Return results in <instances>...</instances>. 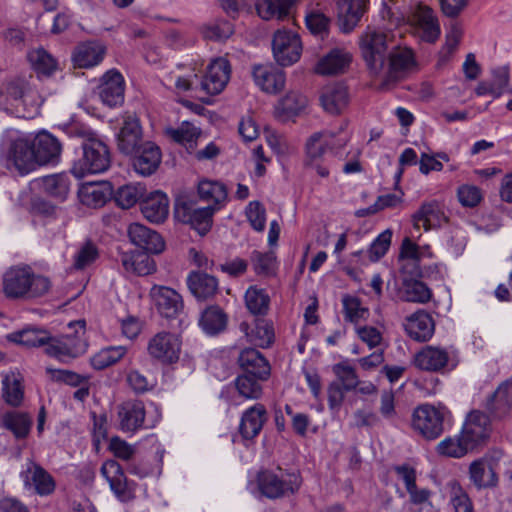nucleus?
I'll return each instance as SVG.
<instances>
[{"mask_svg":"<svg viewBox=\"0 0 512 512\" xmlns=\"http://www.w3.org/2000/svg\"><path fill=\"white\" fill-rule=\"evenodd\" d=\"M42 103L37 89L25 78L14 77L0 85V109L7 114L31 118L38 113Z\"/></svg>","mask_w":512,"mask_h":512,"instance_id":"obj_1","label":"nucleus"},{"mask_svg":"<svg viewBox=\"0 0 512 512\" xmlns=\"http://www.w3.org/2000/svg\"><path fill=\"white\" fill-rule=\"evenodd\" d=\"M50 288V280L28 265L10 267L3 275V292L9 299H36L47 294Z\"/></svg>","mask_w":512,"mask_h":512,"instance_id":"obj_2","label":"nucleus"},{"mask_svg":"<svg viewBox=\"0 0 512 512\" xmlns=\"http://www.w3.org/2000/svg\"><path fill=\"white\" fill-rule=\"evenodd\" d=\"M453 425L451 411L442 403L417 406L411 418L412 429L426 440L439 438Z\"/></svg>","mask_w":512,"mask_h":512,"instance_id":"obj_3","label":"nucleus"},{"mask_svg":"<svg viewBox=\"0 0 512 512\" xmlns=\"http://www.w3.org/2000/svg\"><path fill=\"white\" fill-rule=\"evenodd\" d=\"M79 136L83 138L82 157L74 163L71 173L81 179L87 174L105 172L111 163L107 145L93 134L85 131L79 132Z\"/></svg>","mask_w":512,"mask_h":512,"instance_id":"obj_4","label":"nucleus"},{"mask_svg":"<svg viewBox=\"0 0 512 512\" xmlns=\"http://www.w3.org/2000/svg\"><path fill=\"white\" fill-rule=\"evenodd\" d=\"M68 329L70 332L58 337L50 336V341L45 349L46 355L61 362H68L87 352L86 322L84 320L70 322Z\"/></svg>","mask_w":512,"mask_h":512,"instance_id":"obj_5","label":"nucleus"},{"mask_svg":"<svg viewBox=\"0 0 512 512\" xmlns=\"http://www.w3.org/2000/svg\"><path fill=\"white\" fill-rule=\"evenodd\" d=\"M473 402L491 421L512 416V386H481Z\"/></svg>","mask_w":512,"mask_h":512,"instance_id":"obj_6","label":"nucleus"},{"mask_svg":"<svg viewBox=\"0 0 512 512\" xmlns=\"http://www.w3.org/2000/svg\"><path fill=\"white\" fill-rule=\"evenodd\" d=\"M257 484L263 496L279 499L294 494L301 485L299 474L280 467L258 473Z\"/></svg>","mask_w":512,"mask_h":512,"instance_id":"obj_7","label":"nucleus"},{"mask_svg":"<svg viewBox=\"0 0 512 512\" xmlns=\"http://www.w3.org/2000/svg\"><path fill=\"white\" fill-rule=\"evenodd\" d=\"M216 208L212 205L199 207L197 202L188 195H179L174 203V218L190 225L199 234H206L212 227Z\"/></svg>","mask_w":512,"mask_h":512,"instance_id":"obj_8","label":"nucleus"},{"mask_svg":"<svg viewBox=\"0 0 512 512\" xmlns=\"http://www.w3.org/2000/svg\"><path fill=\"white\" fill-rule=\"evenodd\" d=\"M4 139L9 142L8 163L20 175H26L37 167L31 135H24L15 130H7Z\"/></svg>","mask_w":512,"mask_h":512,"instance_id":"obj_9","label":"nucleus"},{"mask_svg":"<svg viewBox=\"0 0 512 512\" xmlns=\"http://www.w3.org/2000/svg\"><path fill=\"white\" fill-rule=\"evenodd\" d=\"M120 429L126 433H135L140 429L154 428L161 419L160 412L155 409L154 415L147 416L144 404L140 401L124 402L118 410Z\"/></svg>","mask_w":512,"mask_h":512,"instance_id":"obj_10","label":"nucleus"},{"mask_svg":"<svg viewBox=\"0 0 512 512\" xmlns=\"http://www.w3.org/2000/svg\"><path fill=\"white\" fill-rule=\"evenodd\" d=\"M360 48L369 70L373 74L382 71L387 59V35L368 29L360 38Z\"/></svg>","mask_w":512,"mask_h":512,"instance_id":"obj_11","label":"nucleus"},{"mask_svg":"<svg viewBox=\"0 0 512 512\" xmlns=\"http://www.w3.org/2000/svg\"><path fill=\"white\" fill-rule=\"evenodd\" d=\"M458 363V353L453 348L446 349L428 345L415 355L416 366L426 371L439 372L445 368L453 370Z\"/></svg>","mask_w":512,"mask_h":512,"instance_id":"obj_12","label":"nucleus"},{"mask_svg":"<svg viewBox=\"0 0 512 512\" xmlns=\"http://www.w3.org/2000/svg\"><path fill=\"white\" fill-rule=\"evenodd\" d=\"M272 52L275 61L283 67L290 66L300 59L302 44L297 33L290 30H277L272 39Z\"/></svg>","mask_w":512,"mask_h":512,"instance_id":"obj_13","label":"nucleus"},{"mask_svg":"<svg viewBox=\"0 0 512 512\" xmlns=\"http://www.w3.org/2000/svg\"><path fill=\"white\" fill-rule=\"evenodd\" d=\"M491 433V420L480 410L471 411L463 425L461 435L472 451L484 444Z\"/></svg>","mask_w":512,"mask_h":512,"instance_id":"obj_14","label":"nucleus"},{"mask_svg":"<svg viewBox=\"0 0 512 512\" xmlns=\"http://www.w3.org/2000/svg\"><path fill=\"white\" fill-rule=\"evenodd\" d=\"M411 24L418 36L425 42L434 43L441 34V28L434 10L426 4L418 3L411 14Z\"/></svg>","mask_w":512,"mask_h":512,"instance_id":"obj_15","label":"nucleus"},{"mask_svg":"<svg viewBox=\"0 0 512 512\" xmlns=\"http://www.w3.org/2000/svg\"><path fill=\"white\" fill-rule=\"evenodd\" d=\"M238 363L243 371V377L250 384L267 381L270 377L271 367L269 362L254 348L242 350L238 357Z\"/></svg>","mask_w":512,"mask_h":512,"instance_id":"obj_16","label":"nucleus"},{"mask_svg":"<svg viewBox=\"0 0 512 512\" xmlns=\"http://www.w3.org/2000/svg\"><path fill=\"white\" fill-rule=\"evenodd\" d=\"M181 344L179 336L160 332L150 339L147 349L151 357L163 363L172 364L179 359Z\"/></svg>","mask_w":512,"mask_h":512,"instance_id":"obj_17","label":"nucleus"},{"mask_svg":"<svg viewBox=\"0 0 512 512\" xmlns=\"http://www.w3.org/2000/svg\"><path fill=\"white\" fill-rule=\"evenodd\" d=\"M230 74L229 61L225 58H217L207 67L206 74L199 82V89L208 95L219 94L227 85Z\"/></svg>","mask_w":512,"mask_h":512,"instance_id":"obj_18","label":"nucleus"},{"mask_svg":"<svg viewBox=\"0 0 512 512\" xmlns=\"http://www.w3.org/2000/svg\"><path fill=\"white\" fill-rule=\"evenodd\" d=\"M147 441L153 445H156L155 449V461L153 464L150 460L141 458V459H133L130 461L126 470L129 474L138 477L139 479H144L148 477H158L162 472V461L163 456L165 454V449L162 447L160 443H158L157 437L155 434H150L140 440L139 443Z\"/></svg>","mask_w":512,"mask_h":512,"instance_id":"obj_19","label":"nucleus"},{"mask_svg":"<svg viewBox=\"0 0 512 512\" xmlns=\"http://www.w3.org/2000/svg\"><path fill=\"white\" fill-rule=\"evenodd\" d=\"M150 295L162 316L175 318L183 312V299L176 290L166 286L154 285L150 290Z\"/></svg>","mask_w":512,"mask_h":512,"instance_id":"obj_20","label":"nucleus"},{"mask_svg":"<svg viewBox=\"0 0 512 512\" xmlns=\"http://www.w3.org/2000/svg\"><path fill=\"white\" fill-rule=\"evenodd\" d=\"M32 143L37 166L58 163L62 146L52 134L42 131L32 136Z\"/></svg>","mask_w":512,"mask_h":512,"instance_id":"obj_21","label":"nucleus"},{"mask_svg":"<svg viewBox=\"0 0 512 512\" xmlns=\"http://www.w3.org/2000/svg\"><path fill=\"white\" fill-rule=\"evenodd\" d=\"M255 84L265 93L277 94L284 89L285 73L272 64H258L252 68Z\"/></svg>","mask_w":512,"mask_h":512,"instance_id":"obj_22","label":"nucleus"},{"mask_svg":"<svg viewBox=\"0 0 512 512\" xmlns=\"http://www.w3.org/2000/svg\"><path fill=\"white\" fill-rule=\"evenodd\" d=\"M124 79L116 70L106 72L98 86V94L101 101L109 106L115 107L124 101Z\"/></svg>","mask_w":512,"mask_h":512,"instance_id":"obj_23","label":"nucleus"},{"mask_svg":"<svg viewBox=\"0 0 512 512\" xmlns=\"http://www.w3.org/2000/svg\"><path fill=\"white\" fill-rule=\"evenodd\" d=\"M127 233L131 243L145 250L147 253L158 254L165 248V243L161 235L143 224H130Z\"/></svg>","mask_w":512,"mask_h":512,"instance_id":"obj_24","label":"nucleus"},{"mask_svg":"<svg viewBox=\"0 0 512 512\" xmlns=\"http://www.w3.org/2000/svg\"><path fill=\"white\" fill-rule=\"evenodd\" d=\"M186 284L190 293L202 301L213 298L219 291L218 279L202 270L190 271Z\"/></svg>","mask_w":512,"mask_h":512,"instance_id":"obj_25","label":"nucleus"},{"mask_svg":"<svg viewBox=\"0 0 512 512\" xmlns=\"http://www.w3.org/2000/svg\"><path fill=\"white\" fill-rule=\"evenodd\" d=\"M414 228L419 230L423 228L425 231L440 228L448 222L441 205L433 200L424 202L420 208L412 216Z\"/></svg>","mask_w":512,"mask_h":512,"instance_id":"obj_26","label":"nucleus"},{"mask_svg":"<svg viewBox=\"0 0 512 512\" xmlns=\"http://www.w3.org/2000/svg\"><path fill=\"white\" fill-rule=\"evenodd\" d=\"M26 470L21 472V477L25 485H32L35 492L40 496H46L55 490V481L53 477L39 464L28 461Z\"/></svg>","mask_w":512,"mask_h":512,"instance_id":"obj_27","label":"nucleus"},{"mask_svg":"<svg viewBox=\"0 0 512 512\" xmlns=\"http://www.w3.org/2000/svg\"><path fill=\"white\" fill-rule=\"evenodd\" d=\"M404 328L412 339L416 341H427L434 334L435 324L428 312L417 310L406 317Z\"/></svg>","mask_w":512,"mask_h":512,"instance_id":"obj_28","label":"nucleus"},{"mask_svg":"<svg viewBox=\"0 0 512 512\" xmlns=\"http://www.w3.org/2000/svg\"><path fill=\"white\" fill-rule=\"evenodd\" d=\"M27 60L38 79L50 78L59 70L58 60L43 47L30 49Z\"/></svg>","mask_w":512,"mask_h":512,"instance_id":"obj_29","label":"nucleus"},{"mask_svg":"<svg viewBox=\"0 0 512 512\" xmlns=\"http://www.w3.org/2000/svg\"><path fill=\"white\" fill-rule=\"evenodd\" d=\"M132 165L134 170L142 175L153 174L161 162V152L158 146L151 142L144 143L139 151L133 154Z\"/></svg>","mask_w":512,"mask_h":512,"instance_id":"obj_30","label":"nucleus"},{"mask_svg":"<svg viewBox=\"0 0 512 512\" xmlns=\"http://www.w3.org/2000/svg\"><path fill=\"white\" fill-rule=\"evenodd\" d=\"M320 102L327 113L340 114L349 103L347 87L340 83L325 86L320 96Z\"/></svg>","mask_w":512,"mask_h":512,"instance_id":"obj_31","label":"nucleus"},{"mask_svg":"<svg viewBox=\"0 0 512 512\" xmlns=\"http://www.w3.org/2000/svg\"><path fill=\"white\" fill-rule=\"evenodd\" d=\"M239 329L250 343L261 348L270 347L275 340L273 323L264 318L257 319L252 330L247 322H241Z\"/></svg>","mask_w":512,"mask_h":512,"instance_id":"obj_32","label":"nucleus"},{"mask_svg":"<svg viewBox=\"0 0 512 512\" xmlns=\"http://www.w3.org/2000/svg\"><path fill=\"white\" fill-rule=\"evenodd\" d=\"M142 131L136 118L128 117L118 134V148L126 154L132 155L142 146Z\"/></svg>","mask_w":512,"mask_h":512,"instance_id":"obj_33","label":"nucleus"},{"mask_svg":"<svg viewBox=\"0 0 512 512\" xmlns=\"http://www.w3.org/2000/svg\"><path fill=\"white\" fill-rule=\"evenodd\" d=\"M368 0H339L338 16L342 30L352 31L367 10Z\"/></svg>","mask_w":512,"mask_h":512,"instance_id":"obj_34","label":"nucleus"},{"mask_svg":"<svg viewBox=\"0 0 512 512\" xmlns=\"http://www.w3.org/2000/svg\"><path fill=\"white\" fill-rule=\"evenodd\" d=\"M143 216L152 223H162L169 214V200L166 194L155 191L141 203Z\"/></svg>","mask_w":512,"mask_h":512,"instance_id":"obj_35","label":"nucleus"},{"mask_svg":"<svg viewBox=\"0 0 512 512\" xmlns=\"http://www.w3.org/2000/svg\"><path fill=\"white\" fill-rule=\"evenodd\" d=\"M351 60L352 56L349 52L335 48L318 61L315 71L320 75L340 74L347 69Z\"/></svg>","mask_w":512,"mask_h":512,"instance_id":"obj_36","label":"nucleus"},{"mask_svg":"<svg viewBox=\"0 0 512 512\" xmlns=\"http://www.w3.org/2000/svg\"><path fill=\"white\" fill-rule=\"evenodd\" d=\"M105 47L97 41L79 44L73 53V61L79 68H90L98 65L104 57Z\"/></svg>","mask_w":512,"mask_h":512,"instance_id":"obj_37","label":"nucleus"},{"mask_svg":"<svg viewBox=\"0 0 512 512\" xmlns=\"http://www.w3.org/2000/svg\"><path fill=\"white\" fill-rule=\"evenodd\" d=\"M335 136L336 134L329 130L311 134L305 144L306 160H321L328 150H333Z\"/></svg>","mask_w":512,"mask_h":512,"instance_id":"obj_38","label":"nucleus"},{"mask_svg":"<svg viewBox=\"0 0 512 512\" xmlns=\"http://www.w3.org/2000/svg\"><path fill=\"white\" fill-rule=\"evenodd\" d=\"M265 414L266 410L261 404H255L243 413L239 431L244 439H252L260 433Z\"/></svg>","mask_w":512,"mask_h":512,"instance_id":"obj_39","label":"nucleus"},{"mask_svg":"<svg viewBox=\"0 0 512 512\" xmlns=\"http://www.w3.org/2000/svg\"><path fill=\"white\" fill-rule=\"evenodd\" d=\"M469 478L478 489L492 488L498 483L495 471L490 467L486 459L480 458L469 466Z\"/></svg>","mask_w":512,"mask_h":512,"instance_id":"obj_40","label":"nucleus"},{"mask_svg":"<svg viewBox=\"0 0 512 512\" xmlns=\"http://www.w3.org/2000/svg\"><path fill=\"white\" fill-rule=\"evenodd\" d=\"M228 316L224 310L212 305L207 307L201 314L199 326L207 335H217L226 329Z\"/></svg>","mask_w":512,"mask_h":512,"instance_id":"obj_41","label":"nucleus"},{"mask_svg":"<svg viewBox=\"0 0 512 512\" xmlns=\"http://www.w3.org/2000/svg\"><path fill=\"white\" fill-rule=\"evenodd\" d=\"M121 264L125 271L139 276H145L156 270L154 260L141 252H126L121 255Z\"/></svg>","mask_w":512,"mask_h":512,"instance_id":"obj_42","label":"nucleus"},{"mask_svg":"<svg viewBox=\"0 0 512 512\" xmlns=\"http://www.w3.org/2000/svg\"><path fill=\"white\" fill-rule=\"evenodd\" d=\"M294 2L295 0H257L256 10L265 20H282L290 16Z\"/></svg>","mask_w":512,"mask_h":512,"instance_id":"obj_43","label":"nucleus"},{"mask_svg":"<svg viewBox=\"0 0 512 512\" xmlns=\"http://www.w3.org/2000/svg\"><path fill=\"white\" fill-rule=\"evenodd\" d=\"M6 338L9 342L27 347L42 346L44 350L47 348L48 342L50 341V335L47 331L35 328H27L9 333Z\"/></svg>","mask_w":512,"mask_h":512,"instance_id":"obj_44","label":"nucleus"},{"mask_svg":"<svg viewBox=\"0 0 512 512\" xmlns=\"http://www.w3.org/2000/svg\"><path fill=\"white\" fill-rule=\"evenodd\" d=\"M245 306L254 316H264L270 307V297L265 289L256 285L250 286L244 295Z\"/></svg>","mask_w":512,"mask_h":512,"instance_id":"obj_45","label":"nucleus"},{"mask_svg":"<svg viewBox=\"0 0 512 512\" xmlns=\"http://www.w3.org/2000/svg\"><path fill=\"white\" fill-rule=\"evenodd\" d=\"M70 179L64 173L45 176L41 179L43 191L57 201L66 200L70 191Z\"/></svg>","mask_w":512,"mask_h":512,"instance_id":"obj_46","label":"nucleus"},{"mask_svg":"<svg viewBox=\"0 0 512 512\" xmlns=\"http://www.w3.org/2000/svg\"><path fill=\"white\" fill-rule=\"evenodd\" d=\"M197 192L200 200L207 202L208 205H212L216 210L218 209L217 205L224 202L227 198L225 185L218 181L208 179L199 181Z\"/></svg>","mask_w":512,"mask_h":512,"instance_id":"obj_47","label":"nucleus"},{"mask_svg":"<svg viewBox=\"0 0 512 512\" xmlns=\"http://www.w3.org/2000/svg\"><path fill=\"white\" fill-rule=\"evenodd\" d=\"M181 67L168 73L164 78V84L169 88H174L177 93L187 92L199 89L198 75L194 70L188 73H181Z\"/></svg>","mask_w":512,"mask_h":512,"instance_id":"obj_48","label":"nucleus"},{"mask_svg":"<svg viewBox=\"0 0 512 512\" xmlns=\"http://www.w3.org/2000/svg\"><path fill=\"white\" fill-rule=\"evenodd\" d=\"M400 297L406 302L424 304L430 301L432 291L424 282L409 279L403 281Z\"/></svg>","mask_w":512,"mask_h":512,"instance_id":"obj_49","label":"nucleus"},{"mask_svg":"<svg viewBox=\"0 0 512 512\" xmlns=\"http://www.w3.org/2000/svg\"><path fill=\"white\" fill-rule=\"evenodd\" d=\"M146 187L142 183L126 184L117 189L114 194L115 202L123 209H129L144 197Z\"/></svg>","mask_w":512,"mask_h":512,"instance_id":"obj_50","label":"nucleus"},{"mask_svg":"<svg viewBox=\"0 0 512 512\" xmlns=\"http://www.w3.org/2000/svg\"><path fill=\"white\" fill-rule=\"evenodd\" d=\"M100 471L115 495L117 492L123 491V487L126 485V476L122 466L116 460L105 461Z\"/></svg>","mask_w":512,"mask_h":512,"instance_id":"obj_51","label":"nucleus"},{"mask_svg":"<svg viewBox=\"0 0 512 512\" xmlns=\"http://www.w3.org/2000/svg\"><path fill=\"white\" fill-rule=\"evenodd\" d=\"M250 260L257 275L265 277L275 275L277 270V259L272 251L263 253L254 250L251 253Z\"/></svg>","mask_w":512,"mask_h":512,"instance_id":"obj_52","label":"nucleus"},{"mask_svg":"<svg viewBox=\"0 0 512 512\" xmlns=\"http://www.w3.org/2000/svg\"><path fill=\"white\" fill-rule=\"evenodd\" d=\"M307 103V98L302 94L290 92L279 101L276 107V114L283 118L297 115L307 106Z\"/></svg>","mask_w":512,"mask_h":512,"instance_id":"obj_53","label":"nucleus"},{"mask_svg":"<svg viewBox=\"0 0 512 512\" xmlns=\"http://www.w3.org/2000/svg\"><path fill=\"white\" fill-rule=\"evenodd\" d=\"M126 348L123 346H109L101 349L90 359L91 365L97 370L105 369L124 357Z\"/></svg>","mask_w":512,"mask_h":512,"instance_id":"obj_54","label":"nucleus"},{"mask_svg":"<svg viewBox=\"0 0 512 512\" xmlns=\"http://www.w3.org/2000/svg\"><path fill=\"white\" fill-rule=\"evenodd\" d=\"M437 453L452 458H461L471 451L460 434L455 437H447L437 445Z\"/></svg>","mask_w":512,"mask_h":512,"instance_id":"obj_55","label":"nucleus"},{"mask_svg":"<svg viewBox=\"0 0 512 512\" xmlns=\"http://www.w3.org/2000/svg\"><path fill=\"white\" fill-rule=\"evenodd\" d=\"M413 64V53L409 49H399L389 54V74L393 78L410 69Z\"/></svg>","mask_w":512,"mask_h":512,"instance_id":"obj_56","label":"nucleus"},{"mask_svg":"<svg viewBox=\"0 0 512 512\" xmlns=\"http://www.w3.org/2000/svg\"><path fill=\"white\" fill-rule=\"evenodd\" d=\"M99 258V250L92 241L84 242L73 257V268L84 270L91 266Z\"/></svg>","mask_w":512,"mask_h":512,"instance_id":"obj_57","label":"nucleus"},{"mask_svg":"<svg viewBox=\"0 0 512 512\" xmlns=\"http://www.w3.org/2000/svg\"><path fill=\"white\" fill-rule=\"evenodd\" d=\"M3 425L17 438H24L30 430L31 422L26 414L8 412L3 416Z\"/></svg>","mask_w":512,"mask_h":512,"instance_id":"obj_58","label":"nucleus"},{"mask_svg":"<svg viewBox=\"0 0 512 512\" xmlns=\"http://www.w3.org/2000/svg\"><path fill=\"white\" fill-rule=\"evenodd\" d=\"M167 134L176 142L192 147L195 140L199 137L200 131L189 122H183L178 128H169Z\"/></svg>","mask_w":512,"mask_h":512,"instance_id":"obj_59","label":"nucleus"},{"mask_svg":"<svg viewBox=\"0 0 512 512\" xmlns=\"http://www.w3.org/2000/svg\"><path fill=\"white\" fill-rule=\"evenodd\" d=\"M345 320L358 323L361 319H365L369 311L361 305V301L354 296L346 295L342 299Z\"/></svg>","mask_w":512,"mask_h":512,"instance_id":"obj_60","label":"nucleus"},{"mask_svg":"<svg viewBox=\"0 0 512 512\" xmlns=\"http://www.w3.org/2000/svg\"><path fill=\"white\" fill-rule=\"evenodd\" d=\"M457 198L463 207L474 208L482 201L483 193L475 185L463 184L457 189Z\"/></svg>","mask_w":512,"mask_h":512,"instance_id":"obj_61","label":"nucleus"},{"mask_svg":"<svg viewBox=\"0 0 512 512\" xmlns=\"http://www.w3.org/2000/svg\"><path fill=\"white\" fill-rule=\"evenodd\" d=\"M109 450L113 455L128 463L134 459L137 451L136 444H130L118 436L112 437L109 442Z\"/></svg>","mask_w":512,"mask_h":512,"instance_id":"obj_62","label":"nucleus"},{"mask_svg":"<svg viewBox=\"0 0 512 512\" xmlns=\"http://www.w3.org/2000/svg\"><path fill=\"white\" fill-rule=\"evenodd\" d=\"M233 31V25L230 22L220 20L205 26L203 28V36L209 40L222 41L229 38Z\"/></svg>","mask_w":512,"mask_h":512,"instance_id":"obj_63","label":"nucleus"},{"mask_svg":"<svg viewBox=\"0 0 512 512\" xmlns=\"http://www.w3.org/2000/svg\"><path fill=\"white\" fill-rule=\"evenodd\" d=\"M305 22L308 30L323 38L328 33L329 19L321 12L311 11L306 14Z\"/></svg>","mask_w":512,"mask_h":512,"instance_id":"obj_64","label":"nucleus"}]
</instances>
